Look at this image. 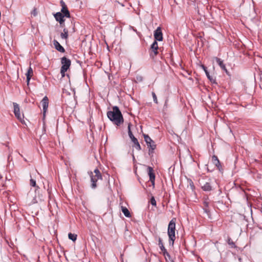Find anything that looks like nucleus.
<instances>
[{
    "instance_id": "obj_12",
    "label": "nucleus",
    "mask_w": 262,
    "mask_h": 262,
    "mask_svg": "<svg viewBox=\"0 0 262 262\" xmlns=\"http://www.w3.org/2000/svg\"><path fill=\"white\" fill-rule=\"evenodd\" d=\"M201 187L204 191H210L212 189V186L210 184V182H207L205 183H200Z\"/></svg>"
},
{
    "instance_id": "obj_21",
    "label": "nucleus",
    "mask_w": 262,
    "mask_h": 262,
    "mask_svg": "<svg viewBox=\"0 0 262 262\" xmlns=\"http://www.w3.org/2000/svg\"><path fill=\"white\" fill-rule=\"evenodd\" d=\"M121 211L126 217H131L130 213L126 207L121 206Z\"/></svg>"
},
{
    "instance_id": "obj_6",
    "label": "nucleus",
    "mask_w": 262,
    "mask_h": 262,
    "mask_svg": "<svg viewBox=\"0 0 262 262\" xmlns=\"http://www.w3.org/2000/svg\"><path fill=\"white\" fill-rule=\"evenodd\" d=\"M13 105L14 107V113L15 117L22 122L23 121H24V117L23 116H21L20 114L19 105L15 102H13Z\"/></svg>"
},
{
    "instance_id": "obj_8",
    "label": "nucleus",
    "mask_w": 262,
    "mask_h": 262,
    "mask_svg": "<svg viewBox=\"0 0 262 262\" xmlns=\"http://www.w3.org/2000/svg\"><path fill=\"white\" fill-rule=\"evenodd\" d=\"M61 5L62 6V8L61 10V13L64 15V16L66 17H70V12L67 7V6L66 5L65 3L61 1L60 2Z\"/></svg>"
},
{
    "instance_id": "obj_3",
    "label": "nucleus",
    "mask_w": 262,
    "mask_h": 262,
    "mask_svg": "<svg viewBox=\"0 0 262 262\" xmlns=\"http://www.w3.org/2000/svg\"><path fill=\"white\" fill-rule=\"evenodd\" d=\"M95 175L91 172L90 173L91 187L95 189L97 187L96 183L98 180H102V176L100 171L98 169H95L94 171Z\"/></svg>"
},
{
    "instance_id": "obj_28",
    "label": "nucleus",
    "mask_w": 262,
    "mask_h": 262,
    "mask_svg": "<svg viewBox=\"0 0 262 262\" xmlns=\"http://www.w3.org/2000/svg\"><path fill=\"white\" fill-rule=\"evenodd\" d=\"M151 204L153 205V206H156V201L155 199V198L154 197H152L151 199Z\"/></svg>"
},
{
    "instance_id": "obj_7",
    "label": "nucleus",
    "mask_w": 262,
    "mask_h": 262,
    "mask_svg": "<svg viewBox=\"0 0 262 262\" xmlns=\"http://www.w3.org/2000/svg\"><path fill=\"white\" fill-rule=\"evenodd\" d=\"M154 38L156 41H162L163 40V34L160 27H158L154 31Z\"/></svg>"
},
{
    "instance_id": "obj_19",
    "label": "nucleus",
    "mask_w": 262,
    "mask_h": 262,
    "mask_svg": "<svg viewBox=\"0 0 262 262\" xmlns=\"http://www.w3.org/2000/svg\"><path fill=\"white\" fill-rule=\"evenodd\" d=\"M202 67L203 69L204 70V71H205L207 78L210 80V81L211 82H215V80L213 79V77L209 75V73L207 70V68L205 66H204V65H202Z\"/></svg>"
},
{
    "instance_id": "obj_20",
    "label": "nucleus",
    "mask_w": 262,
    "mask_h": 262,
    "mask_svg": "<svg viewBox=\"0 0 262 262\" xmlns=\"http://www.w3.org/2000/svg\"><path fill=\"white\" fill-rule=\"evenodd\" d=\"M212 160L213 163L219 168L220 169V167L221 166V164L219 160L216 156H213L212 157Z\"/></svg>"
},
{
    "instance_id": "obj_9",
    "label": "nucleus",
    "mask_w": 262,
    "mask_h": 262,
    "mask_svg": "<svg viewBox=\"0 0 262 262\" xmlns=\"http://www.w3.org/2000/svg\"><path fill=\"white\" fill-rule=\"evenodd\" d=\"M130 137L132 141L135 144V146L136 149L138 150H141L140 145L136 138L134 137L132 133H129V135H128Z\"/></svg>"
},
{
    "instance_id": "obj_22",
    "label": "nucleus",
    "mask_w": 262,
    "mask_h": 262,
    "mask_svg": "<svg viewBox=\"0 0 262 262\" xmlns=\"http://www.w3.org/2000/svg\"><path fill=\"white\" fill-rule=\"evenodd\" d=\"M60 36H61V38H62V39H67L68 37V30L66 29H64L63 32L61 33Z\"/></svg>"
},
{
    "instance_id": "obj_11",
    "label": "nucleus",
    "mask_w": 262,
    "mask_h": 262,
    "mask_svg": "<svg viewBox=\"0 0 262 262\" xmlns=\"http://www.w3.org/2000/svg\"><path fill=\"white\" fill-rule=\"evenodd\" d=\"M148 173L149 177V180L152 183V185L155 184V175L154 172V170L152 167L148 166Z\"/></svg>"
},
{
    "instance_id": "obj_32",
    "label": "nucleus",
    "mask_w": 262,
    "mask_h": 262,
    "mask_svg": "<svg viewBox=\"0 0 262 262\" xmlns=\"http://www.w3.org/2000/svg\"><path fill=\"white\" fill-rule=\"evenodd\" d=\"M167 100H166V101H165V105H166V104H167Z\"/></svg>"
},
{
    "instance_id": "obj_17",
    "label": "nucleus",
    "mask_w": 262,
    "mask_h": 262,
    "mask_svg": "<svg viewBox=\"0 0 262 262\" xmlns=\"http://www.w3.org/2000/svg\"><path fill=\"white\" fill-rule=\"evenodd\" d=\"M33 69H32V68L31 67H30L29 69L28 70L27 73L26 74V75L27 76V81L28 84L29 83V81H30L31 78L32 77V76H33Z\"/></svg>"
},
{
    "instance_id": "obj_18",
    "label": "nucleus",
    "mask_w": 262,
    "mask_h": 262,
    "mask_svg": "<svg viewBox=\"0 0 262 262\" xmlns=\"http://www.w3.org/2000/svg\"><path fill=\"white\" fill-rule=\"evenodd\" d=\"M159 247H160L161 250L163 252L164 255H166L169 256V254L167 253L166 249L165 248V247L162 243V239H161V238H159Z\"/></svg>"
},
{
    "instance_id": "obj_1",
    "label": "nucleus",
    "mask_w": 262,
    "mask_h": 262,
    "mask_svg": "<svg viewBox=\"0 0 262 262\" xmlns=\"http://www.w3.org/2000/svg\"><path fill=\"white\" fill-rule=\"evenodd\" d=\"M107 116L110 120L117 126L123 122V116L118 107L115 106L112 108V111H108Z\"/></svg>"
},
{
    "instance_id": "obj_4",
    "label": "nucleus",
    "mask_w": 262,
    "mask_h": 262,
    "mask_svg": "<svg viewBox=\"0 0 262 262\" xmlns=\"http://www.w3.org/2000/svg\"><path fill=\"white\" fill-rule=\"evenodd\" d=\"M61 62L62 66L60 69V73L61 77H63L65 76V72L68 70L71 65V60L66 57H63L61 59Z\"/></svg>"
},
{
    "instance_id": "obj_30",
    "label": "nucleus",
    "mask_w": 262,
    "mask_h": 262,
    "mask_svg": "<svg viewBox=\"0 0 262 262\" xmlns=\"http://www.w3.org/2000/svg\"><path fill=\"white\" fill-rule=\"evenodd\" d=\"M130 126H131V124H130V123H129L128 125V127H127L128 135H129V133H132L130 130Z\"/></svg>"
},
{
    "instance_id": "obj_13",
    "label": "nucleus",
    "mask_w": 262,
    "mask_h": 262,
    "mask_svg": "<svg viewBox=\"0 0 262 262\" xmlns=\"http://www.w3.org/2000/svg\"><path fill=\"white\" fill-rule=\"evenodd\" d=\"M42 106L43 107V113L45 114L48 107L49 100L47 96L43 97L41 101Z\"/></svg>"
},
{
    "instance_id": "obj_26",
    "label": "nucleus",
    "mask_w": 262,
    "mask_h": 262,
    "mask_svg": "<svg viewBox=\"0 0 262 262\" xmlns=\"http://www.w3.org/2000/svg\"><path fill=\"white\" fill-rule=\"evenodd\" d=\"M37 202L36 197H33L32 200H31L30 202V204H35Z\"/></svg>"
},
{
    "instance_id": "obj_24",
    "label": "nucleus",
    "mask_w": 262,
    "mask_h": 262,
    "mask_svg": "<svg viewBox=\"0 0 262 262\" xmlns=\"http://www.w3.org/2000/svg\"><path fill=\"white\" fill-rule=\"evenodd\" d=\"M68 237L69 239L73 242L75 241L77 239V235L71 233H69Z\"/></svg>"
},
{
    "instance_id": "obj_2",
    "label": "nucleus",
    "mask_w": 262,
    "mask_h": 262,
    "mask_svg": "<svg viewBox=\"0 0 262 262\" xmlns=\"http://www.w3.org/2000/svg\"><path fill=\"white\" fill-rule=\"evenodd\" d=\"M175 222L172 220L170 221L168 227V235L169 238V244L173 245L174 241L176 238L175 236Z\"/></svg>"
},
{
    "instance_id": "obj_14",
    "label": "nucleus",
    "mask_w": 262,
    "mask_h": 262,
    "mask_svg": "<svg viewBox=\"0 0 262 262\" xmlns=\"http://www.w3.org/2000/svg\"><path fill=\"white\" fill-rule=\"evenodd\" d=\"M53 45H54L55 49L57 51H58L61 53H63L65 52V50L63 48V47L62 46H61L60 45V44L56 40L54 39L53 40Z\"/></svg>"
},
{
    "instance_id": "obj_25",
    "label": "nucleus",
    "mask_w": 262,
    "mask_h": 262,
    "mask_svg": "<svg viewBox=\"0 0 262 262\" xmlns=\"http://www.w3.org/2000/svg\"><path fill=\"white\" fill-rule=\"evenodd\" d=\"M152 96L153 97L154 101L155 102V103L157 104L158 103V99L156 95L154 92H152Z\"/></svg>"
},
{
    "instance_id": "obj_31",
    "label": "nucleus",
    "mask_w": 262,
    "mask_h": 262,
    "mask_svg": "<svg viewBox=\"0 0 262 262\" xmlns=\"http://www.w3.org/2000/svg\"><path fill=\"white\" fill-rule=\"evenodd\" d=\"M204 204H205V205L206 206H208V203H207L206 202H204Z\"/></svg>"
},
{
    "instance_id": "obj_23",
    "label": "nucleus",
    "mask_w": 262,
    "mask_h": 262,
    "mask_svg": "<svg viewBox=\"0 0 262 262\" xmlns=\"http://www.w3.org/2000/svg\"><path fill=\"white\" fill-rule=\"evenodd\" d=\"M30 185L31 186L36 188L35 191L37 190V189L39 188L38 186H37V185H36V181L32 178H31V179H30Z\"/></svg>"
},
{
    "instance_id": "obj_27",
    "label": "nucleus",
    "mask_w": 262,
    "mask_h": 262,
    "mask_svg": "<svg viewBox=\"0 0 262 262\" xmlns=\"http://www.w3.org/2000/svg\"><path fill=\"white\" fill-rule=\"evenodd\" d=\"M228 243L229 245H231L232 247L235 246V244H234V242L231 239H228Z\"/></svg>"
},
{
    "instance_id": "obj_16",
    "label": "nucleus",
    "mask_w": 262,
    "mask_h": 262,
    "mask_svg": "<svg viewBox=\"0 0 262 262\" xmlns=\"http://www.w3.org/2000/svg\"><path fill=\"white\" fill-rule=\"evenodd\" d=\"M151 49L154 53V55H156L158 54V45L157 41L155 40L151 46Z\"/></svg>"
},
{
    "instance_id": "obj_10",
    "label": "nucleus",
    "mask_w": 262,
    "mask_h": 262,
    "mask_svg": "<svg viewBox=\"0 0 262 262\" xmlns=\"http://www.w3.org/2000/svg\"><path fill=\"white\" fill-rule=\"evenodd\" d=\"M64 17L65 16L61 12H57L54 14L55 18L60 25L63 24L64 22Z\"/></svg>"
},
{
    "instance_id": "obj_15",
    "label": "nucleus",
    "mask_w": 262,
    "mask_h": 262,
    "mask_svg": "<svg viewBox=\"0 0 262 262\" xmlns=\"http://www.w3.org/2000/svg\"><path fill=\"white\" fill-rule=\"evenodd\" d=\"M215 59L216 62L220 66L221 68L223 70L225 71L226 73H228V71L226 68L225 64L223 63V61L220 58H217V57H215Z\"/></svg>"
},
{
    "instance_id": "obj_5",
    "label": "nucleus",
    "mask_w": 262,
    "mask_h": 262,
    "mask_svg": "<svg viewBox=\"0 0 262 262\" xmlns=\"http://www.w3.org/2000/svg\"><path fill=\"white\" fill-rule=\"evenodd\" d=\"M144 138L148 147L149 148V152L151 150L152 151L156 147L155 142L147 135H144Z\"/></svg>"
},
{
    "instance_id": "obj_29",
    "label": "nucleus",
    "mask_w": 262,
    "mask_h": 262,
    "mask_svg": "<svg viewBox=\"0 0 262 262\" xmlns=\"http://www.w3.org/2000/svg\"><path fill=\"white\" fill-rule=\"evenodd\" d=\"M31 13L33 16H36L37 14V11L36 9L34 8Z\"/></svg>"
}]
</instances>
